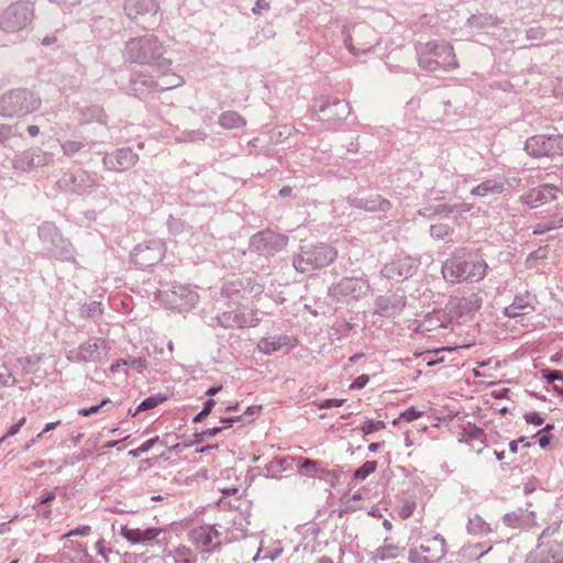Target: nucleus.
Masks as SVG:
<instances>
[{"label":"nucleus","instance_id":"37","mask_svg":"<svg viewBox=\"0 0 563 563\" xmlns=\"http://www.w3.org/2000/svg\"><path fill=\"white\" fill-rule=\"evenodd\" d=\"M498 23L499 20L496 16L486 13L474 14L467 19V25L474 30L493 27Z\"/></svg>","mask_w":563,"mask_h":563},{"label":"nucleus","instance_id":"41","mask_svg":"<svg viewBox=\"0 0 563 563\" xmlns=\"http://www.w3.org/2000/svg\"><path fill=\"white\" fill-rule=\"evenodd\" d=\"M483 439H484V432L481 429L473 428L467 433V438L465 441L472 445L477 453H481L483 451Z\"/></svg>","mask_w":563,"mask_h":563},{"label":"nucleus","instance_id":"60","mask_svg":"<svg viewBox=\"0 0 563 563\" xmlns=\"http://www.w3.org/2000/svg\"><path fill=\"white\" fill-rule=\"evenodd\" d=\"M527 423L534 424V426H541L544 422V419L540 416V413L532 411L527 412L523 416Z\"/></svg>","mask_w":563,"mask_h":563},{"label":"nucleus","instance_id":"55","mask_svg":"<svg viewBox=\"0 0 563 563\" xmlns=\"http://www.w3.org/2000/svg\"><path fill=\"white\" fill-rule=\"evenodd\" d=\"M542 378H544L548 383H553L555 380L563 382V373L550 368L542 369L541 372Z\"/></svg>","mask_w":563,"mask_h":563},{"label":"nucleus","instance_id":"48","mask_svg":"<svg viewBox=\"0 0 563 563\" xmlns=\"http://www.w3.org/2000/svg\"><path fill=\"white\" fill-rule=\"evenodd\" d=\"M551 156L563 155V134L549 135Z\"/></svg>","mask_w":563,"mask_h":563},{"label":"nucleus","instance_id":"31","mask_svg":"<svg viewBox=\"0 0 563 563\" xmlns=\"http://www.w3.org/2000/svg\"><path fill=\"white\" fill-rule=\"evenodd\" d=\"M165 561L167 563H197V555L190 548L179 544L165 552Z\"/></svg>","mask_w":563,"mask_h":563},{"label":"nucleus","instance_id":"2","mask_svg":"<svg viewBox=\"0 0 563 563\" xmlns=\"http://www.w3.org/2000/svg\"><path fill=\"white\" fill-rule=\"evenodd\" d=\"M419 66L428 71L459 67L454 48L450 43L429 42L417 47Z\"/></svg>","mask_w":563,"mask_h":563},{"label":"nucleus","instance_id":"15","mask_svg":"<svg viewBox=\"0 0 563 563\" xmlns=\"http://www.w3.org/2000/svg\"><path fill=\"white\" fill-rule=\"evenodd\" d=\"M420 265V261L408 255H398L387 263L382 274L391 280L401 282L411 277Z\"/></svg>","mask_w":563,"mask_h":563},{"label":"nucleus","instance_id":"58","mask_svg":"<svg viewBox=\"0 0 563 563\" xmlns=\"http://www.w3.org/2000/svg\"><path fill=\"white\" fill-rule=\"evenodd\" d=\"M551 548V554L554 563H563V542H555Z\"/></svg>","mask_w":563,"mask_h":563},{"label":"nucleus","instance_id":"9","mask_svg":"<svg viewBox=\"0 0 563 563\" xmlns=\"http://www.w3.org/2000/svg\"><path fill=\"white\" fill-rule=\"evenodd\" d=\"M109 345L104 339L90 338L79 346L67 351L66 358L70 363H98L108 354Z\"/></svg>","mask_w":563,"mask_h":563},{"label":"nucleus","instance_id":"8","mask_svg":"<svg viewBox=\"0 0 563 563\" xmlns=\"http://www.w3.org/2000/svg\"><path fill=\"white\" fill-rule=\"evenodd\" d=\"M371 286L362 277H343L329 288V296L335 301L350 302L365 297Z\"/></svg>","mask_w":563,"mask_h":563},{"label":"nucleus","instance_id":"16","mask_svg":"<svg viewBox=\"0 0 563 563\" xmlns=\"http://www.w3.org/2000/svg\"><path fill=\"white\" fill-rule=\"evenodd\" d=\"M219 327L224 329H242L245 327H255L260 322L257 313L254 310L236 308L235 310L223 311L216 317Z\"/></svg>","mask_w":563,"mask_h":563},{"label":"nucleus","instance_id":"3","mask_svg":"<svg viewBox=\"0 0 563 563\" xmlns=\"http://www.w3.org/2000/svg\"><path fill=\"white\" fill-rule=\"evenodd\" d=\"M336 256V249L330 244H309L299 249L294 257L292 265L297 272L309 273L330 265Z\"/></svg>","mask_w":563,"mask_h":563},{"label":"nucleus","instance_id":"19","mask_svg":"<svg viewBox=\"0 0 563 563\" xmlns=\"http://www.w3.org/2000/svg\"><path fill=\"white\" fill-rule=\"evenodd\" d=\"M558 188L553 185H542L532 188L520 197V202L529 208H538L553 199H555Z\"/></svg>","mask_w":563,"mask_h":563},{"label":"nucleus","instance_id":"22","mask_svg":"<svg viewBox=\"0 0 563 563\" xmlns=\"http://www.w3.org/2000/svg\"><path fill=\"white\" fill-rule=\"evenodd\" d=\"M533 310L534 298L529 292H525L514 298V301L504 309V314L508 318H517Z\"/></svg>","mask_w":563,"mask_h":563},{"label":"nucleus","instance_id":"30","mask_svg":"<svg viewBox=\"0 0 563 563\" xmlns=\"http://www.w3.org/2000/svg\"><path fill=\"white\" fill-rule=\"evenodd\" d=\"M401 552V548L396 545V543H394L390 538H386L383 545L378 547L371 553V560L374 562H384L398 558Z\"/></svg>","mask_w":563,"mask_h":563},{"label":"nucleus","instance_id":"50","mask_svg":"<svg viewBox=\"0 0 563 563\" xmlns=\"http://www.w3.org/2000/svg\"><path fill=\"white\" fill-rule=\"evenodd\" d=\"M84 147V144L78 141H65L62 144V148L65 155L73 156L74 154L78 153Z\"/></svg>","mask_w":563,"mask_h":563},{"label":"nucleus","instance_id":"38","mask_svg":"<svg viewBox=\"0 0 563 563\" xmlns=\"http://www.w3.org/2000/svg\"><path fill=\"white\" fill-rule=\"evenodd\" d=\"M467 531L476 536H486L492 532V528L481 516L474 515L468 519Z\"/></svg>","mask_w":563,"mask_h":563},{"label":"nucleus","instance_id":"13","mask_svg":"<svg viewBox=\"0 0 563 563\" xmlns=\"http://www.w3.org/2000/svg\"><path fill=\"white\" fill-rule=\"evenodd\" d=\"M263 290V285L254 283L251 278H238L222 286L221 298L238 302L241 299L256 298Z\"/></svg>","mask_w":563,"mask_h":563},{"label":"nucleus","instance_id":"56","mask_svg":"<svg viewBox=\"0 0 563 563\" xmlns=\"http://www.w3.org/2000/svg\"><path fill=\"white\" fill-rule=\"evenodd\" d=\"M15 384V378L5 366L0 367V386H10Z\"/></svg>","mask_w":563,"mask_h":563},{"label":"nucleus","instance_id":"49","mask_svg":"<svg viewBox=\"0 0 563 563\" xmlns=\"http://www.w3.org/2000/svg\"><path fill=\"white\" fill-rule=\"evenodd\" d=\"M206 137H207L206 132H203L201 130H191V131L185 132L181 135L180 141H183V142H200V141H205Z\"/></svg>","mask_w":563,"mask_h":563},{"label":"nucleus","instance_id":"4","mask_svg":"<svg viewBox=\"0 0 563 563\" xmlns=\"http://www.w3.org/2000/svg\"><path fill=\"white\" fill-rule=\"evenodd\" d=\"M41 104V98L32 91L10 90L0 97V115L3 118L24 117L38 110Z\"/></svg>","mask_w":563,"mask_h":563},{"label":"nucleus","instance_id":"46","mask_svg":"<svg viewBox=\"0 0 563 563\" xmlns=\"http://www.w3.org/2000/svg\"><path fill=\"white\" fill-rule=\"evenodd\" d=\"M365 210L375 212V211H387L390 208V202L386 199L378 197L375 200L367 201L364 206Z\"/></svg>","mask_w":563,"mask_h":563},{"label":"nucleus","instance_id":"36","mask_svg":"<svg viewBox=\"0 0 563 563\" xmlns=\"http://www.w3.org/2000/svg\"><path fill=\"white\" fill-rule=\"evenodd\" d=\"M219 124L223 129H239L246 124V120L236 111H224L219 115Z\"/></svg>","mask_w":563,"mask_h":563},{"label":"nucleus","instance_id":"18","mask_svg":"<svg viewBox=\"0 0 563 563\" xmlns=\"http://www.w3.org/2000/svg\"><path fill=\"white\" fill-rule=\"evenodd\" d=\"M164 531L162 528H131L128 526L121 527L120 534L131 544L153 545L154 541Z\"/></svg>","mask_w":563,"mask_h":563},{"label":"nucleus","instance_id":"44","mask_svg":"<svg viewBox=\"0 0 563 563\" xmlns=\"http://www.w3.org/2000/svg\"><path fill=\"white\" fill-rule=\"evenodd\" d=\"M377 468V463L375 461H366L360 468L354 472V478L364 481L371 474H373Z\"/></svg>","mask_w":563,"mask_h":563},{"label":"nucleus","instance_id":"6","mask_svg":"<svg viewBox=\"0 0 563 563\" xmlns=\"http://www.w3.org/2000/svg\"><path fill=\"white\" fill-rule=\"evenodd\" d=\"M34 16L33 2L26 0L13 2L0 13V30L5 33H18L24 30Z\"/></svg>","mask_w":563,"mask_h":563},{"label":"nucleus","instance_id":"34","mask_svg":"<svg viewBox=\"0 0 563 563\" xmlns=\"http://www.w3.org/2000/svg\"><path fill=\"white\" fill-rule=\"evenodd\" d=\"M275 240L280 242L282 245H285L288 241V239L285 235H278L272 231H264L252 236L251 246H253L257 251H266V244Z\"/></svg>","mask_w":563,"mask_h":563},{"label":"nucleus","instance_id":"35","mask_svg":"<svg viewBox=\"0 0 563 563\" xmlns=\"http://www.w3.org/2000/svg\"><path fill=\"white\" fill-rule=\"evenodd\" d=\"M38 238L51 249L60 239V232L54 223L44 222L38 227Z\"/></svg>","mask_w":563,"mask_h":563},{"label":"nucleus","instance_id":"24","mask_svg":"<svg viewBox=\"0 0 563 563\" xmlns=\"http://www.w3.org/2000/svg\"><path fill=\"white\" fill-rule=\"evenodd\" d=\"M525 150L531 157H549L551 156L549 135H533L525 143Z\"/></svg>","mask_w":563,"mask_h":563},{"label":"nucleus","instance_id":"23","mask_svg":"<svg viewBox=\"0 0 563 563\" xmlns=\"http://www.w3.org/2000/svg\"><path fill=\"white\" fill-rule=\"evenodd\" d=\"M483 305V296L481 291H473L462 296L456 305L455 311L460 317L471 316L477 312Z\"/></svg>","mask_w":563,"mask_h":563},{"label":"nucleus","instance_id":"53","mask_svg":"<svg viewBox=\"0 0 563 563\" xmlns=\"http://www.w3.org/2000/svg\"><path fill=\"white\" fill-rule=\"evenodd\" d=\"M90 531H91L90 526L82 525V526L76 527V528L71 529L70 531H68L67 533L63 534L60 537V540L67 539L69 537H76V536L86 537L90 533Z\"/></svg>","mask_w":563,"mask_h":563},{"label":"nucleus","instance_id":"47","mask_svg":"<svg viewBox=\"0 0 563 563\" xmlns=\"http://www.w3.org/2000/svg\"><path fill=\"white\" fill-rule=\"evenodd\" d=\"M158 442V437H154L145 441L142 445L136 449H133L129 452V455L132 457H139L142 454L148 452L156 443Z\"/></svg>","mask_w":563,"mask_h":563},{"label":"nucleus","instance_id":"29","mask_svg":"<svg viewBox=\"0 0 563 563\" xmlns=\"http://www.w3.org/2000/svg\"><path fill=\"white\" fill-rule=\"evenodd\" d=\"M249 526L250 520L247 516L243 514L236 515L232 519L231 527L225 530L224 542H232L244 538L247 533Z\"/></svg>","mask_w":563,"mask_h":563},{"label":"nucleus","instance_id":"25","mask_svg":"<svg viewBox=\"0 0 563 563\" xmlns=\"http://www.w3.org/2000/svg\"><path fill=\"white\" fill-rule=\"evenodd\" d=\"M282 553H283L282 542L277 539L265 536V537H263V539L261 541L260 548H258L257 553L254 556L253 561L266 560V559L274 561Z\"/></svg>","mask_w":563,"mask_h":563},{"label":"nucleus","instance_id":"32","mask_svg":"<svg viewBox=\"0 0 563 563\" xmlns=\"http://www.w3.org/2000/svg\"><path fill=\"white\" fill-rule=\"evenodd\" d=\"M416 324L412 329L417 332H430L437 328L444 327L443 313L441 311H432L423 317L422 320L413 321Z\"/></svg>","mask_w":563,"mask_h":563},{"label":"nucleus","instance_id":"42","mask_svg":"<svg viewBox=\"0 0 563 563\" xmlns=\"http://www.w3.org/2000/svg\"><path fill=\"white\" fill-rule=\"evenodd\" d=\"M164 400H165V398L162 397V396H151V397L144 399L137 406V408L133 412L130 411V413L134 417V416H136L141 411H145V410H150V409L155 408L157 405H159Z\"/></svg>","mask_w":563,"mask_h":563},{"label":"nucleus","instance_id":"26","mask_svg":"<svg viewBox=\"0 0 563 563\" xmlns=\"http://www.w3.org/2000/svg\"><path fill=\"white\" fill-rule=\"evenodd\" d=\"M124 11L131 19L139 15L156 13L158 3L156 0H125Z\"/></svg>","mask_w":563,"mask_h":563},{"label":"nucleus","instance_id":"59","mask_svg":"<svg viewBox=\"0 0 563 563\" xmlns=\"http://www.w3.org/2000/svg\"><path fill=\"white\" fill-rule=\"evenodd\" d=\"M344 402H345V399H324V400L316 404V406L319 409H328L331 407H341Z\"/></svg>","mask_w":563,"mask_h":563},{"label":"nucleus","instance_id":"33","mask_svg":"<svg viewBox=\"0 0 563 563\" xmlns=\"http://www.w3.org/2000/svg\"><path fill=\"white\" fill-rule=\"evenodd\" d=\"M505 190L504 179H486L471 190L475 197H486L488 195L500 194Z\"/></svg>","mask_w":563,"mask_h":563},{"label":"nucleus","instance_id":"51","mask_svg":"<svg viewBox=\"0 0 563 563\" xmlns=\"http://www.w3.org/2000/svg\"><path fill=\"white\" fill-rule=\"evenodd\" d=\"M416 507H417L416 501L405 500L399 508V511H398L399 517L402 519L409 518L416 510Z\"/></svg>","mask_w":563,"mask_h":563},{"label":"nucleus","instance_id":"11","mask_svg":"<svg viewBox=\"0 0 563 563\" xmlns=\"http://www.w3.org/2000/svg\"><path fill=\"white\" fill-rule=\"evenodd\" d=\"M445 553V540L437 534L426 539L418 549L410 550L408 559L411 563H438Z\"/></svg>","mask_w":563,"mask_h":563},{"label":"nucleus","instance_id":"52","mask_svg":"<svg viewBox=\"0 0 563 563\" xmlns=\"http://www.w3.org/2000/svg\"><path fill=\"white\" fill-rule=\"evenodd\" d=\"M423 415V411L417 410L415 407H410L405 411L400 412L399 419L411 422L419 419Z\"/></svg>","mask_w":563,"mask_h":563},{"label":"nucleus","instance_id":"39","mask_svg":"<svg viewBox=\"0 0 563 563\" xmlns=\"http://www.w3.org/2000/svg\"><path fill=\"white\" fill-rule=\"evenodd\" d=\"M453 233V229L445 223L433 224L430 228V234L433 239L439 241H448L450 240Z\"/></svg>","mask_w":563,"mask_h":563},{"label":"nucleus","instance_id":"64","mask_svg":"<svg viewBox=\"0 0 563 563\" xmlns=\"http://www.w3.org/2000/svg\"><path fill=\"white\" fill-rule=\"evenodd\" d=\"M95 549L97 553L102 556L103 559H107V554L110 552V549L106 548L104 540L100 539L96 542Z\"/></svg>","mask_w":563,"mask_h":563},{"label":"nucleus","instance_id":"17","mask_svg":"<svg viewBox=\"0 0 563 563\" xmlns=\"http://www.w3.org/2000/svg\"><path fill=\"white\" fill-rule=\"evenodd\" d=\"M139 161V155L131 148H119L103 156V166L108 170L124 172L133 167Z\"/></svg>","mask_w":563,"mask_h":563},{"label":"nucleus","instance_id":"63","mask_svg":"<svg viewBox=\"0 0 563 563\" xmlns=\"http://www.w3.org/2000/svg\"><path fill=\"white\" fill-rule=\"evenodd\" d=\"M544 31L541 27H531L527 31V38L528 40H540L543 38Z\"/></svg>","mask_w":563,"mask_h":563},{"label":"nucleus","instance_id":"12","mask_svg":"<svg viewBox=\"0 0 563 563\" xmlns=\"http://www.w3.org/2000/svg\"><path fill=\"white\" fill-rule=\"evenodd\" d=\"M377 42L375 31L367 24L355 26L353 34H344V45L353 56L369 52Z\"/></svg>","mask_w":563,"mask_h":563},{"label":"nucleus","instance_id":"10","mask_svg":"<svg viewBox=\"0 0 563 563\" xmlns=\"http://www.w3.org/2000/svg\"><path fill=\"white\" fill-rule=\"evenodd\" d=\"M213 525H201L192 528L188 533V540L202 553H211L220 549L224 538Z\"/></svg>","mask_w":563,"mask_h":563},{"label":"nucleus","instance_id":"45","mask_svg":"<svg viewBox=\"0 0 563 563\" xmlns=\"http://www.w3.org/2000/svg\"><path fill=\"white\" fill-rule=\"evenodd\" d=\"M103 312V308L101 302L92 301L81 307L80 313L84 317L91 318L96 316H101Z\"/></svg>","mask_w":563,"mask_h":563},{"label":"nucleus","instance_id":"40","mask_svg":"<svg viewBox=\"0 0 563 563\" xmlns=\"http://www.w3.org/2000/svg\"><path fill=\"white\" fill-rule=\"evenodd\" d=\"M490 550H492V545H487L486 548H484L483 544L476 543V544H473V545L464 547L462 549L461 553L465 558L479 559L483 555H485L486 553H488Z\"/></svg>","mask_w":563,"mask_h":563},{"label":"nucleus","instance_id":"21","mask_svg":"<svg viewBox=\"0 0 563 563\" xmlns=\"http://www.w3.org/2000/svg\"><path fill=\"white\" fill-rule=\"evenodd\" d=\"M406 306V297L402 295L379 296L375 301V312L391 317L398 314Z\"/></svg>","mask_w":563,"mask_h":563},{"label":"nucleus","instance_id":"7","mask_svg":"<svg viewBox=\"0 0 563 563\" xmlns=\"http://www.w3.org/2000/svg\"><path fill=\"white\" fill-rule=\"evenodd\" d=\"M155 299L167 309L188 311L198 303L199 297L187 286L175 285L166 291L157 290Z\"/></svg>","mask_w":563,"mask_h":563},{"label":"nucleus","instance_id":"5","mask_svg":"<svg viewBox=\"0 0 563 563\" xmlns=\"http://www.w3.org/2000/svg\"><path fill=\"white\" fill-rule=\"evenodd\" d=\"M163 45L153 35H143L126 41L123 57L129 63L146 64L161 58Z\"/></svg>","mask_w":563,"mask_h":563},{"label":"nucleus","instance_id":"28","mask_svg":"<svg viewBox=\"0 0 563 563\" xmlns=\"http://www.w3.org/2000/svg\"><path fill=\"white\" fill-rule=\"evenodd\" d=\"M284 346H292L291 339L284 334L264 336L257 343L258 351L266 355L273 354Z\"/></svg>","mask_w":563,"mask_h":563},{"label":"nucleus","instance_id":"61","mask_svg":"<svg viewBox=\"0 0 563 563\" xmlns=\"http://www.w3.org/2000/svg\"><path fill=\"white\" fill-rule=\"evenodd\" d=\"M368 382L369 376L366 374H362L352 382V384L350 385V389H362L368 384Z\"/></svg>","mask_w":563,"mask_h":563},{"label":"nucleus","instance_id":"43","mask_svg":"<svg viewBox=\"0 0 563 563\" xmlns=\"http://www.w3.org/2000/svg\"><path fill=\"white\" fill-rule=\"evenodd\" d=\"M385 427L386 424L383 420L367 419L364 421L362 426H360V430L363 432L364 435H368L371 433L385 429Z\"/></svg>","mask_w":563,"mask_h":563},{"label":"nucleus","instance_id":"27","mask_svg":"<svg viewBox=\"0 0 563 563\" xmlns=\"http://www.w3.org/2000/svg\"><path fill=\"white\" fill-rule=\"evenodd\" d=\"M52 161V154L46 153L42 150H35L27 154H24L21 158H18L14 163L15 167L24 169H32L40 166H45Z\"/></svg>","mask_w":563,"mask_h":563},{"label":"nucleus","instance_id":"62","mask_svg":"<svg viewBox=\"0 0 563 563\" xmlns=\"http://www.w3.org/2000/svg\"><path fill=\"white\" fill-rule=\"evenodd\" d=\"M126 366L135 368L139 372H143L144 368L146 367V360L142 357L133 358L131 361H128Z\"/></svg>","mask_w":563,"mask_h":563},{"label":"nucleus","instance_id":"14","mask_svg":"<svg viewBox=\"0 0 563 563\" xmlns=\"http://www.w3.org/2000/svg\"><path fill=\"white\" fill-rule=\"evenodd\" d=\"M98 185L96 175L86 170H79L76 174H64L57 180V187L62 191L78 195L90 194Z\"/></svg>","mask_w":563,"mask_h":563},{"label":"nucleus","instance_id":"20","mask_svg":"<svg viewBox=\"0 0 563 563\" xmlns=\"http://www.w3.org/2000/svg\"><path fill=\"white\" fill-rule=\"evenodd\" d=\"M131 84L133 90L141 95L144 91L143 87H147L148 89L155 91H165L181 86L183 79L179 76L172 75L165 85H159L142 74H135L131 79Z\"/></svg>","mask_w":563,"mask_h":563},{"label":"nucleus","instance_id":"54","mask_svg":"<svg viewBox=\"0 0 563 563\" xmlns=\"http://www.w3.org/2000/svg\"><path fill=\"white\" fill-rule=\"evenodd\" d=\"M111 402V400L109 398H104L103 400H101L100 404L98 405H95V406H91V407H85V408H80L78 410V413L82 417H87V416H90L92 413H96L98 412L102 407H104L107 404Z\"/></svg>","mask_w":563,"mask_h":563},{"label":"nucleus","instance_id":"57","mask_svg":"<svg viewBox=\"0 0 563 563\" xmlns=\"http://www.w3.org/2000/svg\"><path fill=\"white\" fill-rule=\"evenodd\" d=\"M331 107H336V108H340V115L341 117H344L346 114H349L350 112V108H349V104L344 101H340V100H335L333 101V103H327L325 106L321 107V111H325L328 108H331Z\"/></svg>","mask_w":563,"mask_h":563},{"label":"nucleus","instance_id":"1","mask_svg":"<svg viewBox=\"0 0 563 563\" xmlns=\"http://www.w3.org/2000/svg\"><path fill=\"white\" fill-rule=\"evenodd\" d=\"M487 263L471 253L453 254L442 264V276L451 284L478 283L487 275Z\"/></svg>","mask_w":563,"mask_h":563}]
</instances>
